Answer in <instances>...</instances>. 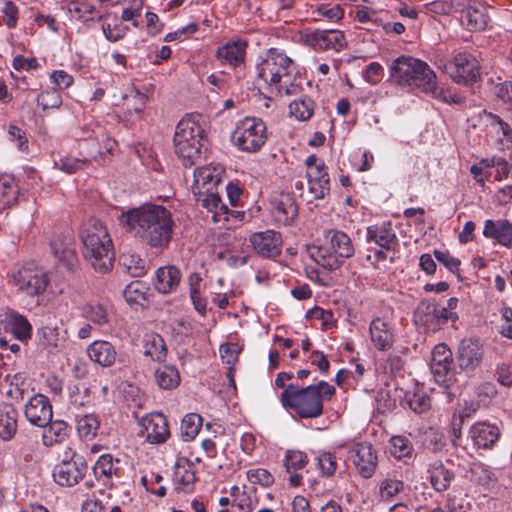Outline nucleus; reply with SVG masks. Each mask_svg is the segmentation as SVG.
Here are the masks:
<instances>
[{
    "label": "nucleus",
    "instance_id": "47",
    "mask_svg": "<svg viewBox=\"0 0 512 512\" xmlns=\"http://www.w3.org/2000/svg\"><path fill=\"white\" fill-rule=\"evenodd\" d=\"M317 466L322 477H331L337 470V457L331 452H322L317 458Z\"/></svg>",
    "mask_w": 512,
    "mask_h": 512
},
{
    "label": "nucleus",
    "instance_id": "46",
    "mask_svg": "<svg viewBox=\"0 0 512 512\" xmlns=\"http://www.w3.org/2000/svg\"><path fill=\"white\" fill-rule=\"evenodd\" d=\"M104 136L103 128L100 125H95L94 127H83L81 129V135L79 136V141H91L93 149L88 153L90 155L93 152L98 154H102L99 145V138Z\"/></svg>",
    "mask_w": 512,
    "mask_h": 512
},
{
    "label": "nucleus",
    "instance_id": "64",
    "mask_svg": "<svg viewBox=\"0 0 512 512\" xmlns=\"http://www.w3.org/2000/svg\"><path fill=\"white\" fill-rule=\"evenodd\" d=\"M497 97L512 108V82H504L497 89Z\"/></svg>",
    "mask_w": 512,
    "mask_h": 512
},
{
    "label": "nucleus",
    "instance_id": "22",
    "mask_svg": "<svg viewBox=\"0 0 512 512\" xmlns=\"http://www.w3.org/2000/svg\"><path fill=\"white\" fill-rule=\"evenodd\" d=\"M437 313L438 305L435 302L423 300L418 304L414 312L415 322L423 326L428 332H436L441 329Z\"/></svg>",
    "mask_w": 512,
    "mask_h": 512
},
{
    "label": "nucleus",
    "instance_id": "53",
    "mask_svg": "<svg viewBox=\"0 0 512 512\" xmlns=\"http://www.w3.org/2000/svg\"><path fill=\"white\" fill-rule=\"evenodd\" d=\"M409 407L417 414L428 411L431 407V399L424 392H415L408 398Z\"/></svg>",
    "mask_w": 512,
    "mask_h": 512
},
{
    "label": "nucleus",
    "instance_id": "54",
    "mask_svg": "<svg viewBox=\"0 0 512 512\" xmlns=\"http://www.w3.org/2000/svg\"><path fill=\"white\" fill-rule=\"evenodd\" d=\"M124 98L133 102L132 106L127 108V114L132 117V114L135 113L138 117H140L146 106L147 96L141 93L139 90L133 89L131 91V95H126Z\"/></svg>",
    "mask_w": 512,
    "mask_h": 512
},
{
    "label": "nucleus",
    "instance_id": "44",
    "mask_svg": "<svg viewBox=\"0 0 512 512\" xmlns=\"http://www.w3.org/2000/svg\"><path fill=\"white\" fill-rule=\"evenodd\" d=\"M99 428V421L93 414L81 416L77 420V431L81 437L93 438Z\"/></svg>",
    "mask_w": 512,
    "mask_h": 512
},
{
    "label": "nucleus",
    "instance_id": "35",
    "mask_svg": "<svg viewBox=\"0 0 512 512\" xmlns=\"http://www.w3.org/2000/svg\"><path fill=\"white\" fill-rule=\"evenodd\" d=\"M155 381L164 390H172L180 384V374L173 365H164L155 370Z\"/></svg>",
    "mask_w": 512,
    "mask_h": 512
},
{
    "label": "nucleus",
    "instance_id": "50",
    "mask_svg": "<svg viewBox=\"0 0 512 512\" xmlns=\"http://www.w3.org/2000/svg\"><path fill=\"white\" fill-rule=\"evenodd\" d=\"M424 446L433 453H438L442 451L445 446V438L444 435L432 428L424 434L423 440Z\"/></svg>",
    "mask_w": 512,
    "mask_h": 512
},
{
    "label": "nucleus",
    "instance_id": "37",
    "mask_svg": "<svg viewBox=\"0 0 512 512\" xmlns=\"http://www.w3.org/2000/svg\"><path fill=\"white\" fill-rule=\"evenodd\" d=\"M19 189L13 178H0V207L9 208L17 203Z\"/></svg>",
    "mask_w": 512,
    "mask_h": 512
},
{
    "label": "nucleus",
    "instance_id": "6",
    "mask_svg": "<svg viewBox=\"0 0 512 512\" xmlns=\"http://www.w3.org/2000/svg\"><path fill=\"white\" fill-rule=\"evenodd\" d=\"M391 77L400 85L413 86L426 93L436 94V74L424 61L400 56L391 66Z\"/></svg>",
    "mask_w": 512,
    "mask_h": 512
},
{
    "label": "nucleus",
    "instance_id": "21",
    "mask_svg": "<svg viewBox=\"0 0 512 512\" xmlns=\"http://www.w3.org/2000/svg\"><path fill=\"white\" fill-rule=\"evenodd\" d=\"M272 215L278 223L290 225L298 215V205L292 194H280L272 202Z\"/></svg>",
    "mask_w": 512,
    "mask_h": 512
},
{
    "label": "nucleus",
    "instance_id": "40",
    "mask_svg": "<svg viewBox=\"0 0 512 512\" xmlns=\"http://www.w3.org/2000/svg\"><path fill=\"white\" fill-rule=\"evenodd\" d=\"M465 17L467 19L468 29L471 31L485 30L489 21V16L485 8L469 6Z\"/></svg>",
    "mask_w": 512,
    "mask_h": 512
},
{
    "label": "nucleus",
    "instance_id": "30",
    "mask_svg": "<svg viewBox=\"0 0 512 512\" xmlns=\"http://www.w3.org/2000/svg\"><path fill=\"white\" fill-rule=\"evenodd\" d=\"M245 49L246 44L243 42L227 43L217 49L216 57L222 64L237 67L244 62Z\"/></svg>",
    "mask_w": 512,
    "mask_h": 512
},
{
    "label": "nucleus",
    "instance_id": "9",
    "mask_svg": "<svg viewBox=\"0 0 512 512\" xmlns=\"http://www.w3.org/2000/svg\"><path fill=\"white\" fill-rule=\"evenodd\" d=\"M430 368L436 382L445 388L455 384L460 375L454 365L452 352L445 343L437 344L433 348Z\"/></svg>",
    "mask_w": 512,
    "mask_h": 512
},
{
    "label": "nucleus",
    "instance_id": "29",
    "mask_svg": "<svg viewBox=\"0 0 512 512\" xmlns=\"http://www.w3.org/2000/svg\"><path fill=\"white\" fill-rule=\"evenodd\" d=\"M430 483L437 492L446 491L455 475L447 469L442 461L436 460L429 465Z\"/></svg>",
    "mask_w": 512,
    "mask_h": 512
},
{
    "label": "nucleus",
    "instance_id": "41",
    "mask_svg": "<svg viewBox=\"0 0 512 512\" xmlns=\"http://www.w3.org/2000/svg\"><path fill=\"white\" fill-rule=\"evenodd\" d=\"M120 263L133 277H141L146 273V262L139 255L124 253L120 256Z\"/></svg>",
    "mask_w": 512,
    "mask_h": 512
},
{
    "label": "nucleus",
    "instance_id": "45",
    "mask_svg": "<svg viewBox=\"0 0 512 512\" xmlns=\"http://www.w3.org/2000/svg\"><path fill=\"white\" fill-rule=\"evenodd\" d=\"M48 429L45 431L44 439H49L50 442L61 443L68 436V425L62 420L50 421L47 425Z\"/></svg>",
    "mask_w": 512,
    "mask_h": 512
},
{
    "label": "nucleus",
    "instance_id": "3",
    "mask_svg": "<svg viewBox=\"0 0 512 512\" xmlns=\"http://www.w3.org/2000/svg\"><path fill=\"white\" fill-rule=\"evenodd\" d=\"M335 387L324 380L307 387L288 384L280 395L283 407L293 410L300 418L313 419L323 414V400H330Z\"/></svg>",
    "mask_w": 512,
    "mask_h": 512
},
{
    "label": "nucleus",
    "instance_id": "1",
    "mask_svg": "<svg viewBox=\"0 0 512 512\" xmlns=\"http://www.w3.org/2000/svg\"><path fill=\"white\" fill-rule=\"evenodd\" d=\"M120 223L151 248L165 249L172 239L174 221L161 205L144 204L123 212Z\"/></svg>",
    "mask_w": 512,
    "mask_h": 512
},
{
    "label": "nucleus",
    "instance_id": "19",
    "mask_svg": "<svg viewBox=\"0 0 512 512\" xmlns=\"http://www.w3.org/2000/svg\"><path fill=\"white\" fill-rule=\"evenodd\" d=\"M144 430L143 436L151 444H161L170 437V430L166 417L160 413H151L142 418L140 422Z\"/></svg>",
    "mask_w": 512,
    "mask_h": 512
},
{
    "label": "nucleus",
    "instance_id": "24",
    "mask_svg": "<svg viewBox=\"0 0 512 512\" xmlns=\"http://www.w3.org/2000/svg\"><path fill=\"white\" fill-rule=\"evenodd\" d=\"M89 358L102 367H109L116 361L115 347L108 341L96 340L87 348Z\"/></svg>",
    "mask_w": 512,
    "mask_h": 512
},
{
    "label": "nucleus",
    "instance_id": "2",
    "mask_svg": "<svg viewBox=\"0 0 512 512\" xmlns=\"http://www.w3.org/2000/svg\"><path fill=\"white\" fill-rule=\"evenodd\" d=\"M257 80L262 81L270 93L295 95L301 90V78L296 65L286 54L270 49L257 65Z\"/></svg>",
    "mask_w": 512,
    "mask_h": 512
},
{
    "label": "nucleus",
    "instance_id": "33",
    "mask_svg": "<svg viewBox=\"0 0 512 512\" xmlns=\"http://www.w3.org/2000/svg\"><path fill=\"white\" fill-rule=\"evenodd\" d=\"M114 462L119 463V459H114L111 454L101 455L93 466V472L97 479L105 477V486L112 488L113 483L109 480L113 475L118 474V468L115 467Z\"/></svg>",
    "mask_w": 512,
    "mask_h": 512
},
{
    "label": "nucleus",
    "instance_id": "17",
    "mask_svg": "<svg viewBox=\"0 0 512 512\" xmlns=\"http://www.w3.org/2000/svg\"><path fill=\"white\" fill-rule=\"evenodd\" d=\"M249 242L260 256L275 258L281 254L282 237L274 230L255 232L250 235Z\"/></svg>",
    "mask_w": 512,
    "mask_h": 512
},
{
    "label": "nucleus",
    "instance_id": "14",
    "mask_svg": "<svg viewBox=\"0 0 512 512\" xmlns=\"http://www.w3.org/2000/svg\"><path fill=\"white\" fill-rule=\"evenodd\" d=\"M348 458L354 463L359 474L368 479L375 473L378 459L375 449L370 443L354 444L349 449Z\"/></svg>",
    "mask_w": 512,
    "mask_h": 512
},
{
    "label": "nucleus",
    "instance_id": "39",
    "mask_svg": "<svg viewBox=\"0 0 512 512\" xmlns=\"http://www.w3.org/2000/svg\"><path fill=\"white\" fill-rule=\"evenodd\" d=\"M203 419L199 414L189 413L184 416L181 427L180 434L184 441L193 440L197 434L199 433L202 427Z\"/></svg>",
    "mask_w": 512,
    "mask_h": 512
},
{
    "label": "nucleus",
    "instance_id": "61",
    "mask_svg": "<svg viewBox=\"0 0 512 512\" xmlns=\"http://www.w3.org/2000/svg\"><path fill=\"white\" fill-rule=\"evenodd\" d=\"M141 282L134 281L126 286L124 289V297L128 302H137L139 299L144 298V292L141 290Z\"/></svg>",
    "mask_w": 512,
    "mask_h": 512
},
{
    "label": "nucleus",
    "instance_id": "4",
    "mask_svg": "<svg viewBox=\"0 0 512 512\" xmlns=\"http://www.w3.org/2000/svg\"><path fill=\"white\" fill-rule=\"evenodd\" d=\"M83 256L95 272L106 274L113 268L114 249L107 228L95 218L88 219L80 229Z\"/></svg>",
    "mask_w": 512,
    "mask_h": 512
},
{
    "label": "nucleus",
    "instance_id": "49",
    "mask_svg": "<svg viewBox=\"0 0 512 512\" xmlns=\"http://www.w3.org/2000/svg\"><path fill=\"white\" fill-rule=\"evenodd\" d=\"M404 490V483L397 479H384L380 484V496L389 501Z\"/></svg>",
    "mask_w": 512,
    "mask_h": 512
},
{
    "label": "nucleus",
    "instance_id": "20",
    "mask_svg": "<svg viewBox=\"0 0 512 512\" xmlns=\"http://www.w3.org/2000/svg\"><path fill=\"white\" fill-rule=\"evenodd\" d=\"M367 241L373 242L386 252H394L398 246V238L391 222L375 224L367 228Z\"/></svg>",
    "mask_w": 512,
    "mask_h": 512
},
{
    "label": "nucleus",
    "instance_id": "42",
    "mask_svg": "<svg viewBox=\"0 0 512 512\" xmlns=\"http://www.w3.org/2000/svg\"><path fill=\"white\" fill-rule=\"evenodd\" d=\"M390 453L395 458L402 460L410 457L413 451L412 443L404 436H393L390 439Z\"/></svg>",
    "mask_w": 512,
    "mask_h": 512
},
{
    "label": "nucleus",
    "instance_id": "15",
    "mask_svg": "<svg viewBox=\"0 0 512 512\" xmlns=\"http://www.w3.org/2000/svg\"><path fill=\"white\" fill-rule=\"evenodd\" d=\"M87 469V464L82 458H72L54 467L53 478L60 486L72 487L84 478Z\"/></svg>",
    "mask_w": 512,
    "mask_h": 512
},
{
    "label": "nucleus",
    "instance_id": "62",
    "mask_svg": "<svg viewBox=\"0 0 512 512\" xmlns=\"http://www.w3.org/2000/svg\"><path fill=\"white\" fill-rule=\"evenodd\" d=\"M382 73L383 67L377 62H372L366 67L363 76L367 82L376 84L380 80Z\"/></svg>",
    "mask_w": 512,
    "mask_h": 512
},
{
    "label": "nucleus",
    "instance_id": "55",
    "mask_svg": "<svg viewBox=\"0 0 512 512\" xmlns=\"http://www.w3.org/2000/svg\"><path fill=\"white\" fill-rule=\"evenodd\" d=\"M486 117L488 118L489 124L492 127H498V133L501 132L503 139L506 142L512 143V128L498 115L484 110Z\"/></svg>",
    "mask_w": 512,
    "mask_h": 512
},
{
    "label": "nucleus",
    "instance_id": "10",
    "mask_svg": "<svg viewBox=\"0 0 512 512\" xmlns=\"http://www.w3.org/2000/svg\"><path fill=\"white\" fill-rule=\"evenodd\" d=\"M13 281L19 291L34 297L45 292L50 279L40 267L23 266L13 274Z\"/></svg>",
    "mask_w": 512,
    "mask_h": 512
},
{
    "label": "nucleus",
    "instance_id": "11",
    "mask_svg": "<svg viewBox=\"0 0 512 512\" xmlns=\"http://www.w3.org/2000/svg\"><path fill=\"white\" fill-rule=\"evenodd\" d=\"M445 72L457 84L470 85L480 79L478 61L468 53H458L453 61L444 65Z\"/></svg>",
    "mask_w": 512,
    "mask_h": 512
},
{
    "label": "nucleus",
    "instance_id": "34",
    "mask_svg": "<svg viewBox=\"0 0 512 512\" xmlns=\"http://www.w3.org/2000/svg\"><path fill=\"white\" fill-rule=\"evenodd\" d=\"M50 247L56 258L70 271L77 267L78 259L76 252L68 244H64L61 239H54L50 242Z\"/></svg>",
    "mask_w": 512,
    "mask_h": 512
},
{
    "label": "nucleus",
    "instance_id": "25",
    "mask_svg": "<svg viewBox=\"0 0 512 512\" xmlns=\"http://www.w3.org/2000/svg\"><path fill=\"white\" fill-rule=\"evenodd\" d=\"M369 330L371 340L378 350L386 351L392 347L394 336L387 322L376 318L371 322Z\"/></svg>",
    "mask_w": 512,
    "mask_h": 512
},
{
    "label": "nucleus",
    "instance_id": "31",
    "mask_svg": "<svg viewBox=\"0 0 512 512\" xmlns=\"http://www.w3.org/2000/svg\"><path fill=\"white\" fill-rule=\"evenodd\" d=\"M471 437L478 447L488 448L499 438V429L487 423H476L471 428Z\"/></svg>",
    "mask_w": 512,
    "mask_h": 512
},
{
    "label": "nucleus",
    "instance_id": "58",
    "mask_svg": "<svg viewBox=\"0 0 512 512\" xmlns=\"http://www.w3.org/2000/svg\"><path fill=\"white\" fill-rule=\"evenodd\" d=\"M434 256L438 262L443 264L450 272L452 273H458L459 266H460V260L452 257L449 252L447 251H439L434 250Z\"/></svg>",
    "mask_w": 512,
    "mask_h": 512
},
{
    "label": "nucleus",
    "instance_id": "48",
    "mask_svg": "<svg viewBox=\"0 0 512 512\" xmlns=\"http://www.w3.org/2000/svg\"><path fill=\"white\" fill-rule=\"evenodd\" d=\"M84 316L97 325H104L108 322V314L103 305L94 303L87 304L83 308Z\"/></svg>",
    "mask_w": 512,
    "mask_h": 512
},
{
    "label": "nucleus",
    "instance_id": "60",
    "mask_svg": "<svg viewBox=\"0 0 512 512\" xmlns=\"http://www.w3.org/2000/svg\"><path fill=\"white\" fill-rule=\"evenodd\" d=\"M73 8H70V11L76 13L82 21H90L94 20L95 17L93 16L96 12V8L93 5L90 4H72Z\"/></svg>",
    "mask_w": 512,
    "mask_h": 512
},
{
    "label": "nucleus",
    "instance_id": "36",
    "mask_svg": "<svg viewBox=\"0 0 512 512\" xmlns=\"http://www.w3.org/2000/svg\"><path fill=\"white\" fill-rule=\"evenodd\" d=\"M214 197L207 195L197 198V201L201 203L203 207L213 212V220L215 222L220 221L221 216H224L225 220H228V215L231 213L230 209L221 200L218 190L213 192Z\"/></svg>",
    "mask_w": 512,
    "mask_h": 512
},
{
    "label": "nucleus",
    "instance_id": "32",
    "mask_svg": "<svg viewBox=\"0 0 512 512\" xmlns=\"http://www.w3.org/2000/svg\"><path fill=\"white\" fill-rule=\"evenodd\" d=\"M144 355L154 361L163 362L167 356V347L164 339L157 333L151 332L144 336Z\"/></svg>",
    "mask_w": 512,
    "mask_h": 512
},
{
    "label": "nucleus",
    "instance_id": "63",
    "mask_svg": "<svg viewBox=\"0 0 512 512\" xmlns=\"http://www.w3.org/2000/svg\"><path fill=\"white\" fill-rule=\"evenodd\" d=\"M51 80L60 89H66L73 83V77L64 70H56L51 74Z\"/></svg>",
    "mask_w": 512,
    "mask_h": 512
},
{
    "label": "nucleus",
    "instance_id": "12",
    "mask_svg": "<svg viewBox=\"0 0 512 512\" xmlns=\"http://www.w3.org/2000/svg\"><path fill=\"white\" fill-rule=\"evenodd\" d=\"M302 43L316 51H340L346 47L345 35L339 30H315L305 32L300 37Z\"/></svg>",
    "mask_w": 512,
    "mask_h": 512
},
{
    "label": "nucleus",
    "instance_id": "57",
    "mask_svg": "<svg viewBox=\"0 0 512 512\" xmlns=\"http://www.w3.org/2000/svg\"><path fill=\"white\" fill-rule=\"evenodd\" d=\"M239 353L240 347L236 343H225L220 346L222 361L229 367H232L238 361Z\"/></svg>",
    "mask_w": 512,
    "mask_h": 512
},
{
    "label": "nucleus",
    "instance_id": "5",
    "mask_svg": "<svg viewBox=\"0 0 512 512\" xmlns=\"http://www.w3.org/2000/svg\"><path fill=\"white\" fill-rule=\"evenodd\" d=\"M200 114H189L181 119L174 134L175 153L186 167L195 165L202 158L201 143L204 130L200 125Z\"/></svg>",
    "mask_w": 512,
    "mask_h": 512
},
{
    "label": "nucleus",
    "instance_id": "26",
    "mask_svg": "<svg viewBox=\"0 0 512 512\" xmlns=\"http://www.w3.org/2000/svg\"><path fill=\"white\" fill-rule=\"evenodd\" d=\"M483 235L495 239L503 246H510L512 243V223L508 220H486Z\"/></svg>",
    "mask_w": 512,
    "mask_h": 512
},
{
    "label": "nucleus",
    "instance_id": "51",
    "mask_svg": "<svg viewBox=\"0 0 512 512\" xmlns=\"http://www.w3.org/2000/svg\"><path fill=\"white\" fill-rule=\"evenodd\" d=\"M88 163L86 158L79 159L71 156H65L55 162V166L60 170L72 174L83 169Z\"/></svg>",
    "mask_w": 512,
    "mask_h": 512
},
{
    "label": "nucleus",
    "instance_id": "59",
    "mask_svg": "<svg viewBox=\"0 0 512 512\" xmlns=\"http://www.w3.org/2000/svg\"><path fill=\"white\" fill-rule=\"evenodd\" d=\"M309 190L315 199H323L330 191V179L325 178L319 181H310Z\"/></svg>",
    "mask_w": 512,
    "mask_h": 512
},
{
    "label": "nucleus",
    "instance_id": "56",
    "mask_svg": "<svg viewBox=\"0 0 512 512\" xmlns=\"http://www.w3.org/2000/svg\"><path fill=\"white\" fill-rule=\"evenodd\" d=\"M248 480L253 484H260L264 487H268L273 484L274 477L266 469L257 468L247 472Z\"/></svg>",
    "mask_w": 512,
    "mask_h": 512
},
{
    "label": "nucleus",
    "instance_id": "27",
    "mask_svg": "<svg viewBox=\"0 0 512 512\" xmlns=\"http://www.w3.org/2000/svg\"><path fill=\"white\" fill-rule=\"evenodd\" d=\"M181 272L173 265L164 266L157 270L155 288L158 292L168 294L180 284Z\"/></svg>",
    "mask_w": 512,
    "mask_h": 512
},
{
    "label": "nucleus",
    "instance_id": "16",
    "mask_svg": "<svg viewBox=\"0 0 512 512\" xmlns=\"http://www.w3.org/2000/svg\"><path fill=\"white\" fill-rule=\"evenodd\" d=\"M24 415L32 425L46 427L53 415L48 397L42 394L32 396L24 406Z\"/></svg>",
    "mask_w": 512,
    "mask_h": 512
},
{
    "label": "nucleus",
    "instance_id": "38",
    "mask_svg": "<svg viewBox=\"0 0 512 512\" xmlns=\"http://www.w3.org/2000/svg\"><path fill=\"white\" fill-rule=\"evenodd\" d=\"M314 108L315 102L311 98L301 97L289 104V113L297 120L307 121L312 117Z\"/></svg>",
    "mask_w": 512,
    "mask_h": 512
},
{
    "label": "nucleus",
    "instance_id": "8",
    "mask_svg": "<svg viewBox=\"0 0 512 512\" xmlns=\"http://www.w3.org/2000/svg\"><path fill=\"white\" fill-rule=\"evenodd\" d=\"M235 145L245 152H256L266 142V125L260 118L241 120L232 135Z\"/></svg>",
    "mask_w": 512,
    "mask_h": 512
},
{
    "label": "nucleus",
    "instance_id": "23",
    "mask_svg": "<svg viewBox=\"0 0 512 512\" xmlns=\"http://www.w3.org/2000/svg\"><path fill=\"white\" fill-rule=\"evenodd\" d=\"M308 456L300 450H287L283 459V465L289 476V485L298 487L302 484V475L297 470L304 468L308 464Z\"/></svg>",
    "mask_w": 512,
    "mask_h": 512
},
{
    "label": "nucleus",
    "instance_id": "18",
    "mask_svg": "<svg viewBox=\"0 0 512 512\" xmlns=\"http://www.w3.org/2000/svg\"><path fill=\"white\" fill-rule=\"evenodd\" d=\"M221 182L220 173L216 168L208 166L198 167L194 171V182L191 189L197 198H201L207 194L210 197H214L213 192L218 190V186Z\"/></svg>",
    "mask_w": 512,
    "mask_h": 512
},
{
    "label": "nucleus",
    "instance_id": "43",
    "mask_svg": "<svg viewBox=\"0 0 512 512\" xmlns=\"http://www.w3.org/2000/svg\"><path fill=\"white\" fill-rule=\"evenodd\" d=\"M10 330L21 341L31 337V325L28 320L19 314L12 315L9 322Z\"/></svg>",
    "mask_w": 512,
    "mask_h": 512
},
{
    "label": "nucleus",
    "instance_id": "7",
    "mask_svg": "<svg viewBox=\"0 0 512 512\" xmlns=\"http://www.w3.org/2000/svg\"><path fill=\"white\" fill-rule=\"evenodd\" d=\"M324 236L329 241V248L318 247L312 256L316 255L319 258L316 261L324 268L336 270L341 266L338 257L351 258L355 253L354 245L350 237L339 230H328Z\"/></svg>",
    "mask_w": 512,
    "mask_h": 512
},
{
    "label": "nucleus",
    "instance_id": "52",
    "mask_svg": "<svg viewBox=\"0 0 512 512\" xmlns=\"http://www.w3.org/2000/svg\"><path fill=\"white\" fill-rule=\"evenodd\" d=\"M37 103L43 111L50 108H59L62 104V98L56 89L44 91L37 97Z\"/></svg>",
    "mask_w": 512,
    "mask_h": 512
},
{
    "label": "nucleus",
    "instance_id": "13",
    "mask_svg": "<svg viewBox=\"0 0 512 512\" xmlns=\"http://www.w3.org/2000/svg\"><path fill=\"white\" fill-rule=\"evenodd\" d=\"M484 354V346L478 339L465 338L461 340L456 352L459 369L466 373L474 372L481 366Z\"/></svg>",
    "mask_w": 512,
    "mask_h": 512
},
{
    "label": "nucleus",
    "instance_id": "28",
    "mask_svg": "<svg viewBox=\"0 0 512 512\" xmlns=\"http://www.w3.org/2000/svg\"><path fill=\"white\" fill-rule=\"evenodd\" d=\"M18 411L12 405L3 403L0 406V438L4 441L11 440L17 432Z\"/></svg>",
    "mask_w": 512,
    "mask_h": 512
}]
</instances>
